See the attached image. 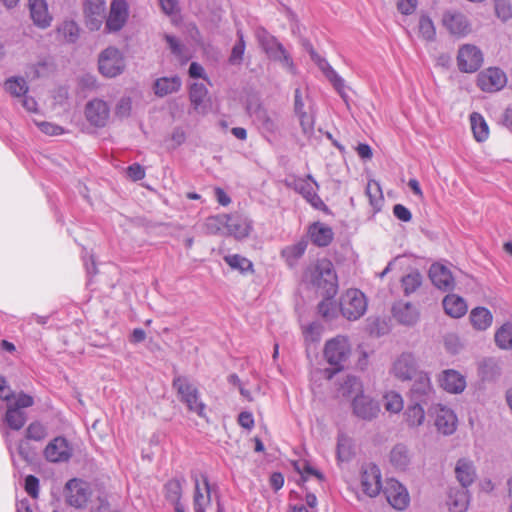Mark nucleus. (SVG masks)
I'll list each match as a JSON object with an SVG mask.
<instances>
[{"instance_id":"f257e3e1","label":"nucleus","mask_w":512,"mask_h":512,"mask_svg":"<svg viewBox=\"0 0 512 512\" xmlns=\"http://www.w3.org/2000/svg\"><path fill=\"white\" fill-rule=\"evenodd\" d=\"M350 354L351 347L346 337L337 336L326 342L324 348V357L329 365L333 367L332 369L325 370V373L329 379L345 367Z\"/></svg>"},{"instance_id":"f03ea898","label":"nucleus","mask_w":512,"mask_h":512,"mask_svg":"<svg viewBox=\"0 0 512 512\" xmlns=\"http://www.w3.org/2000/svg\"><path fill=\"white\" fill-rule=\"evenodd\" d=\"M255 36L259 45L271 60L279 62L286 70L295 73V65L290 54L275 36L262 27L256 30Z\"/></svg>"},{"instance_id":"7ed1b4c3","label":"nucleus","mask_w":512,"mask_h":512,"mask_svg":"<svg viewBox=\"0 0 512 512\" xmlns=\"http://www.w3.org/2000/svg\"><path fill=\"white\" fill-rule=\"evenodd\" d=\"M306 277L314 286L324 289L329 296L336 293L337 276L332 262L328 259L317 261L315 266L306 273Z\"/></svg>"},{"instance_id":"20e7f679","label":"nucleus","mask_w":512,"mask_h":512,"mask_svg":"<svg viewBox=\"0 0 512 512\" xmlns=\"http://www.w3.org/2000/svg\"><path fill=\"white\" fill-rule=\"evenodd\" d=\"M173 388L177 391L180 401L183 402L189 411L200 417L205 416L206 405L201 401L200 394L187 377L177 376L173 379Z\"/></svg>"},{"instance_id":"39448f33","label":"nucleus","mask_w":512,"mask_h":512,"mask_svg":"<svg viewBox=\"0 0 512 512\" xmlns=\"http://www.w3.org/2000/svg\"><path fill=\"white\" fill-rule=\"evenodd\" d=\"M126 67L123 53L115 46H108L98 56V70L106 78L121 75Z\"/></svg>"},{"instance_id":"423d86ee","label":"nucleus","mask_w":512,"mask_h":512,"mask_svg":"<svg viewBox=\"0 0 512 512\" xmlns=\"http://www.w3.org/2000/svg\"><path fill=\"white\" fill-rule=\"evenodd\" d=\"M367 309L365 295L358 289H348L340 298V311L348 320H357Z\"/></svg>"},{"instance_id":"0eeeda50","label":"nucleus","mask_w":512,"mask_h":512,"mask_svg":"<svg viewBox=\"0 0 512 512\" xmlns=\"http://www.w3.org/2000/svg\"><path fill=\"white\" fill-rule=\"evenodd\" d=\"M286 184L288 187L302 195V197L315 209L321 211L328 210L327 206L316 192L315 187L318 188V184L313 180L311 175H308L306 178H293Z\"/></svg>"},{"instance_id":"6e6552de","label":"nucleus","mask_w":512,"mask_h":512,"mask_svg":"<svg viewBox=\"0 0 512 512\" xmlns=\"http://www.w3.org/2000/svg\"><path fill=\"white\" fill-rule=\"evenodd\" d=\"M92 495L90 484L84 480L73 478L65 485V499L68 505L85 508Z\"/></svg>"},{"instance_id":"1a4fd4ad","label":"nucleus","mask_w":512,"mask_h":512,"mask_svg":"<svg viewBox=\"0 0 512 512\" xmlns=\"http://www.w3.org/2000/svg\"><path fill=\"white\" fill-rule=\"evenodd\" d=\"M482 63L483 54L477 46L464 44L459 48L457 65L460 71L473 73L481 67Z\"/></svg>"},{"instance_id":"9d476101","label":"nucleus","mask_w":512,"mask_h":512,"mask_svg":"<svg viewBox=\"0 0 512 512\" xmlns=\"http://www.w3.org/2000/svg\"><path fill=\"white\" fill-rule=\"evenodd\" d=\"M43 454L48 462L63 463L70 460L73 448L65 437L57 436L47 444Z\"/></svg>"},{"instance_id":"9b49d317","label":"nucleus","mask_w":512,"mask_h":512,"mask_svg":"<svg viewBox=\"0 0 512 512\" xmlns=\"http://www.w3.org/2000/svg\"><path fill=\"white\" fill-rule=\"evenodd\" d=\"M420 371L412 353H402L393 362L390 373L401 381L412 380Z\"/></svg>"},{"instance_id":"f8f14e48","label":"nucleus","mask_w":512,"mask_h":512,"mask_svg":"<svg viewBox=\"0 0 512 512\" xmlns=\"http://www.w3.org/2000/svg\"><path fill=\"white\" fill-rule=\"evenodd\" d=\"M129 17V7L125 0H113L106 18L105 31L114 33L120 31Z\"/></svg>"},{"instance_id":"ddd939ff","label":"nucleus","mask_w":512,"mask_h":512,"mask_svg":"<svg viewBox=\"0 0 512 512\" xmlns=\"http://www.w3.org/2000/svg\"><path fill=\"white\" fill-rule=\"evenodd\" d=\"M435 390L431 384L430 377L427 373L421 371L414 377V382L410 389V397L412 401H417L427 405L434 399Z\"/></svg>"},{"instance_id":"4468645a","label":"nucleus","mask_w":512,"mask_h":512,"mask_svg":"<svg viewBox=\"0 0 512 512\" xmlns=\"http://www.w3.org/2000/svg\"><path fill=\"white\" fill-rule=\"evenodd\" d=\"M352 410L353 414L358 418L371 421L378 416L380 406L370 396L360 393V395L354 396L352 400Z\"/></svg>"},{"instance_id":"2eb2a0df","label":"nucleus","mask_w":512,"mask_h":512,"mask_svg":"<svg viewBox=\"0 0 512 512\" xmlns=\"http://www.w3.org/2000/svg\"><path fill=\"white\" fill-rule=\"evenodd\" d=\"M440 387L450 394H461L466 386V377L454 369H445L437 377Z\"/></svg>"},{"instance_id":"dca6fc26","label":"nucleus","mask_w":512,"mask_h":512,"mask_svg":"<svg viewBox=\"0 0 512 512\" xmlns=\"http://www.w3.org/2000/svg\"><path fill=\"white\" fill-rule=\"evenodd\" d=\"M384 494L390 505L397 510H404L409 504V494L406 488L395 479H389L386 482Z\"/></svg>"},{"instance_id":"f3484780","label":"nucleus","mask_w":512,"mask_h":512,"mask_svg":"<svg viewBox=\"0 0 512 512\" xmlns=\"http://www.w3.org/2000/svg\"><path fill=\"white\" fill-rule=\"evenodd\" d=\"M84 14L88 29L91 31L99 30L105 19V1L85 0Z\"/></svg>"},{"instance_id":"a211bd4d","label":"nucleus","mask_w":512,"mask_h":512,"mask_svg":"<svg viewBox=\"0 0 512 512\" xmlns=\"http://www.w3.org/2000/svg\"><path fill=\"white\" fill-rule=\"evenodd\" d=\"M391 312L394 319L404 326H414L420 319L418 307L403 300L395 302Z\"/></svg>"},{"instance_id":"6ab92c4d","label":"nucleus","mask_w":512,"mask_h":512,"mask_svg":"<svg viewBox=\"0 0 512 512\" xmlns=\"http://www.w3.org/2000/svg\"><path fill=\"white\" fill-rule=\"evenodd\" d=\"M362 491L369 497H375L381 490V474L379 468L374 464L362 467L361 471Z\"/></svg>"},{"instance_id":"aec40b11","label":"nucleus","mask_w":512,"mask_h":512,"mask_svg":"<svg viewBox=\"0 0 512 512\" xmlns=\"http://www.w3.org/2000/svg\"><path fill=\"white\" fill-rule=\"evenodd\" d=\"M85 116L90 124L96 127H104L109 120L110 109L105 101L94 99L87 103Z\"/></svg>"},{"instance_id":"412c9836","label":"nucleus","mask_w":512,"mask_h":512,"mask_svg":"<svg viewBox=\"0 0 512 512\" xmlns=\"http://www.w3.org/2000/svg\"><path fill=\"white\" fill-rule=\"evenodd\" d=\"M202 486L199 479L194 477V495L193 509L194 512H206V508L211 505L212 487L206 475H201Z\"/></svg>"},{"instance_id":"4be33fe9","label":"nucleus","mask_w":512,"mask_h":512,"mask_svg":"<svg viewBox=\"0 0 512 512\" xmlns=\"http://www.w3.org/2000/svg\"><path fill=\"white\" fill-rule=\"evenodd\" d=\"M227 222V234L235 237L238 240L247 238L253 229V221L243 215L228 214Z\"/></svg>"},{"instance_id":"5701e85b","label":"nucleus","mask_w":512,"mask_h":512,"mask_svg":"<svg viewBox=\"0 0 512 512\" xmlns=\"http://www.w3.org/2000/svg\"><path fill=\"white\" fill-rule=\"evenodd\" d=\"M436 416L435 425L439 432L444 435H451L456 430L457 418L454 412L441 404L434 407Z\"/></svg>"},{"instance_id":"b1692460","label":"nucleus","mask_w":512,"mask_h":512,"mask_svg":"<svg viewBox=\"0 0 512 512\" xmlns=\"http://www.w3.org/2000/svg\"><path fill=\"white\" fill-rule=\"evenodd\" d=\"M442 23L452 35L456 36H465L471 30L467 18L458 12H446Z\"/></svg>"},{"instance_id":"393cba45","label":"nucleus","mask_w":512,"mask_h":512,"mask_svg":"<svg viewBox=\"0 0 512 512\" xmlns=\"http://www.w3.org/2000/svg\"><path fill=\"white\" fill-rule=\"evenodd\" d=\"M429 277L438 289L446 291L452 289L454 286L451 271L442 264H432L429 269Z\"/></svg>"},{"instance_id":"a878e982","label":"nucleus","mask_w":512,"mask_h":512,"mask_svg":"<svg viewBox=\"0 0 512 512\" xmlns=\"http://www.w3.org/2000/svg\"><path fill=\"white\" fill-rule=\"evenodd\" d=\"M30 16L33 23L42 29L51 25L52 16L45 0H29Z\"/></svg>"},{"instance_id":"bb28decb","label":"nucleus","mask_w":512,"mask_h":512,"mask_svg":"<svg viewBox=\"0 0 512 512\" xmlns=\"http://www.w3.org/2000/svg\"><path fill=\"white\" fill-rule=\"evenodd\" d=\"M506 83V76L499 68H489L479 77V85L484 91L500 90Z\"/></svg>"},{"instance_id":"cd10ccee","label":"nucleus","mask_w":512,"mask_h":512,"mask_svg":"<svg viewBox=\"0 0 512 512\" xmlns=\"http://www.w3.org/2000/svg\"><path fill=\"white\" fill-rule=\"evenodd\" d=\"M308 235L311 242L318 247L328 246L334 238L332 228L322 222L311 224L308 228Z\"/></svg>"},{"instance_id":"c85d7f7f","label":"nucleus","mask_w":512,"mask_h":512,"mask_svg":"<svg viewBox=\"0 0 512 512\" xmlns=\"http://www.w3.org/2000/svg\"><path fill=\"white\" fill-rule=\"evenodd\" d=\"M455 475L462 488L469 487L476 478V470L471 460L461 458L455 466Z\"/></svg>"},{"instance_id":"c756f323","label":"nucleus","mask_w":512,"mask_h":512,"mask_svg":"<svg viewBox=\"0 0 512 512\" xmlns=\"http://www.w3.org/2000/svg\"><path fill=\"white\" fill-rule=\"evenodd\" d=\"M443 308L446 314L453 318H460L467 312L465 300L455 294H449L444 297Z\"/></svg>"},{"instance_id":"7c9ffc66","label":"nucleus","mask_w":512,"mask_h":512,"mask_svg":"<svg viewBox=\"0 0 512 512\" xmlns=\"http://www.w3.org/2000/svg\"><path fill=\"white\" fill-rule=\"evenodd\" d=\"M182 85L178 76L161 77L154 82V93L158 97H165L169 94L177 92Z\"/></svg>"},{"instance_id":"2f4dec72","label":"nucleus","mask_w":512,"mask_h":512,"mask_svg":"<svg viewBox=\"0 0 512 512\" xmlns=\"http://www.w3.org/2000/svg\"><path fill=\"white\" fill-rule=\"evenodd\" d=\"M469 319L474 329L485 331L492 325L493 315L485 307H476L471 310Z\"/></svg>"},{"instance_id":"473e14b6","label":"nucleus","mask_w":512,"mask_h":512,"mask_svg":"<svg viewBox=\"0 0 512 512\" xmlns=\"http://www.w3.org/2000/svg\"><path fill=\"white\" fill-rule=\"evenodd\" d=\"M451 512H465L469 505V493L466 489H451L448 500Z\"/></svg>"},{"instance_id":"72a5a7b5","label":"nucleus","mask_w":512,"mask_h":512,"mask_svg":"<svg viewBox=\"0 0 512 512\" xmlns=\"http://www.w3.org/2000/svg\"><path fill=\"white\" fill-rule=\"evenodd\" d=\"M411 461L408 448L403 444H397L390 452V462L398 470H405Z\"/></svg>"},{"instance_id":"f704fd0d","label":"nucleus","mask_w":512,"mask_h":512,"mask_svg":"<svg viewBox=\"0 0 512 512\" xmlns=\"http://www.w3.org/2000/svg\"><path fill=\"white\" fill-rule=\"evenodd\" d=\"M256 120L260 128L268 133H275L279 129V118L276 114H270L265 109L256 112Z\"/></svg>"},{"instance_id":"c9c22d12","label":"nucleus","mask_w":512,"mask_h":512,"mask_svg":"<svg viewBox=\"0 0 512 512\" xmlns=\"http://www.w3.org/2000/svg\"><path fill=\"white\" fill-rule=\"evenodd\" d=\"M470 122L476 141L483 142L487 140L489 136V128L483 116L477 112H473L470 115Z\"/></svg>"},{"instance_id":"e433bc0d","label":"nucleus","mask_w":512,"mask_h":512,"mask_svg":"<svg viewBox=\"0 0 512 512\" xmlns=\"http://www.w3.org/2000/svg\"><path fill=\"white\" fill-rule=\"evenodd\" d=\"M307 248V242L299 241L296 244L285 247L281 256L285 259L286 263L293 267L297 261L303 256Z\"/></svg>"},{"instance_id":"4c0bfd02","label":"nucleus","mask_w":512,"mask_h":512,"mask_svg":"<svg viewBox=\"0 0 512 512\" xmlns=\"http://www.w3.org/2000/svg\"><path fill=\"white\" fill-rule=\"evenodd\" d=\"M405 419L409 426L418 427L423 424L425 411L420 402L414 401L405 411Z\"/></svg>"},{"instance_id":"58836bf2","label":"nucleus","mask_w":512,"mask_h":512,"mask_svg":"<svg viewBox=\"0 0 512 512\" xmlns=\"http://www.w3.org/2000/svg\"><path fill=\"white\" fill-rule=\"evenodd\" d=\"M184 479H171L165 484V497L172 504L181 502Z\"/></svg>"},{"instance_id":"ea45409f","label":"nucleus","mask_w":512,"mask_h":512,"mask_svg":"<svg viewBox=\"0 0 512 512\" xmlns=\"http://www.w3.org/2000/svg\"><path fill=\"white\" fill-rule=\"evenodd\" d=\"M319 69L323 72V74L326 76V78L332 83L334 88L339 92L342 93V90L344 89V80L341 76L338 75V73L332 68V66L328 63V61L325 59L323 61H320L319 64H317Z\"/></svg>"},{"instance_id":"a19ab883","label":"nucleus","mask_w":512,"mask_h":512,"mask_svg":"<svg viewBox=\"0 0 512 512\" xmlns=\"http://www.w3.org/2000/svg\"><path fill=\"white\" fill-rule=\"evenodd\" d=\"M422 284V275L419 271L414 270L401 279V286L406 296L414 293Z\"/></svg>"},{"instance_id":"79ce46f5","label":"nucleus","mask_w":512,"mask_h":512,"mask_svg":"<svg viewBox=\"0 0 512 512\" xmlns=\"http://www.w3.org/2000/svg\"><path fill=\"white\" fill-rule=\"evenodd\" d=\"M228 214H220L207 218L205 226L210 234H227Z\"/></svg>"},{"instance_id":"37998d69","label":"nucleus","mask_w":512,"mask_h":512,"mask_svg":"<svg viewBox=\"0 0 512 512\" xmlns=\"http://www.w3.org/2000/svg\"><path fill=\"white\" fill-rule=\"evenodd\" d=\"M495 342L501 349L512 348V323L507 322L496 331Z\"/></svg>"},{"instance_id":"c03bdc74","label":"nucleus","mask_w":512,"mask_h":512,"mask_svg":"<svg viewBox=\"0 0 512 512\" xmlns=\"http://www.w3.org/2000/svg\"><path fill=\"white\" fill-rule=\"evenodd\" d=\"M208 91L204 84L202 83H193L190 87V101L193 105L194 109L199 111L202 105L205 102Z\"/></svg>"},{"instance_id":"a18cd8bd","label":"nucleus","mask_w":512,"mask_h":512,"mask_svg":"<svg viewBox=\"0 0 512 512\" xmlns=\"http://www.w3.org/2000/svg\"><path fill=\"white\" fill-rule=\"evenodd\" d=\"M224 261L234 270H238L241 273L253 271L252 262L239 254L227 255L224 257Z\"/></svg>"},{"instance_id":"49530a36","label":"nucleus","mask_w":512,"mask_h":512,"mask_svg":"<svg viewBox=\"0 0 512 512\" xmlns=\"http://www.w3.org/2000/svg\"><path fill=\"white\" fill-rule=\"evenodd\" d=\"M5 421L13 430H20L26 422V414L18 408L8 407Z\"/></svg>"},{"instance_id":"de8ad7c7","label":"nucleus","mask_w":512,"mask_h":512,"mask_svg":"<svg viewBox=\"0 0 512 512\" xmlns=\"http://www.w3.org/2000/svg\"><path fill=\"white\" fill-rule=\"evenodd\" d=\"M419 35L426 41H434L436 29L430 17L422 15L418 24Z\"/></svg>"},{"instance_id":"09e8293b","label":"nucleus","mask_w":512,"mask_h":512,"mask_svg":"<svg viewBox=\"0 0 512 512\" xmlns=\"http://www.w3.org/2000/svg\"><path fill=\"white\" fill-rule=\"evenodd\" d=\"M366 195L369 198L371 206L379 209L383 202V195L378 182L373 180L368 182L366 186Z\"/></svg>"},{"instance_id":"8fccbe9b","label":"nucleus","mask_w":512,"mask_h":512,"mask_svg":"<svg viewBox=\"0 0 512 512\" xmlns=\"http://www.w3.org/2000/svg\"><path fill=\"white\" fill-rule=\"evenodd\" d=\"M5 89L14 96H22L28 91V86L23 78L12 77L6 80Z\"/></svg>"},{"instance_id":"3c124183","label":"nucleus","mask_w":512,"mask_h":512,"mask_svg":"<svg viewBox=\"0 0 512 512\" xmlns=\"http://www.w3.org/2000/svg\"><path fill=\"white\" fill-rule=\"evenodd\" d=\"M384 407L387 411L398 413L403 409V399L399 393L390 391L384 396Z\"/></svg>"},{"instance_id":"603ef678","label":"nucleus","mask_w":512,"mask_h":512,"mask_svg":"<svg viewBox=\"0 0 512 512\" xmlns=\"http://www.w3.org/2000/svg\"><path fill=\"white\" fill-rule=\"evenodd\" d=\"M343 395L356 396L363 393V385L359 378L355 376H347L342 384Z\"/></svg>"},{"instance_id":"864d4df0","label":"nucleus","mask_w":512,"mask_h":512,"mask_svg":"<svg viewBox=\"0 0 512 512\" xmlns=\"http://www.w3.org/2000/svg\"><path fill=\"white\" fill-rule=\"evenodd\" d=\"M237 36H238V41L233 46L230 57H229V62L232 65L240 64L243 60V55L245 52L246 45H245L244 36H243V33L241 30L237 31Z\"/></svg>"},{"instance_id":"5fc2aeb1","label":"nucleus","mask_w":512,"mask_h":512,"mask_svg":"<svg viewBox=\"0 0 512 512\" xmlns=\"http://www.w3.org/2000/svg\"><path fill=\"white\" fill-rule=\"evenodd\" d=\"M47 436L46 427L38 422H32L26 429V438L34 441H42Z\"/></svg>"},{"instance_id":"6e6d98bb","label":"nucleus","mask_w":512,"mask_h":512,"mask_svg":"<svg viewBox=\"0 0 512 512\" xmlns=\"http://www.w3.org/2000/svg\"><path fill=\"white\" fill-rule=\"evenodd\" d=\"M299 118L300 126L302 128V132L306 138H311L314 134V124L315 119L312 114H308L306 112L296 114Z\"/></svg>"},{"instance_id":"4d7b16f0","label":"nucleus","mask_w":512,"mask_h":512,"mask_svg":"<svg viewBox=\"0 0 512 512\" xmlns=\"http://www.w3.org/2000/svg\"><path fill=\"white\" fill-rule=\"evenodd\" d=\"M318 312L325 320H332L336 316V306L333 300L328 297L318 305Z\"/></svg>"},{"instance_id":"13d9d810","label":"nucleus","mask_w":512,"mask_h":512,"mask_svg":"<svg viewBox=\"0 0 512 512\" xmlns=\"http://www.w3.org/2000/svg\"><path fill=\"white\" fill-rule=\"evenodd\" d=\"M59 31L63 33L66 41L70 43H74L79 36L78 26L73 21L64 22Z\"/></svg>"},{"instance_id":"bf43d9fd","label":"nucleus","mask_w":512,"mask_h":512,"mask_svg":"<svg viewBox=\"0 0 512 512\" xmlns=\"http://www.w3.org/2000/svg\"><path fill=\"white\" fill-rule=\"evenodd\" d=\"M495 12L502 21L512 18V8L507 0H495Z\"/></svg>"},{"instance_id":"052dcab7","label":"nucleus","mask_w":512,"mask_h":512,"mask_svg":"<svg viewBox=\"0 0 512 512\" xmlns=\"http://www.w3.org/2000/svg\"><path fill=\"white\" fill-rule=\"evenodd\" d=\"M25 491L32 498H37L39 494V480L33 475H28L25 478Z\"/></svg>"},{"instance_id":"680f3d73","label":"nucleus","mask_w":512,"mask_h":512,"mask_svg":"<svg viewBox=\"0 0 512 512\" xmlns=\"http://www.w3.org/2000/svg\"><path fill=\"white\" fill-rule=\"evenodd\" d=\"M298 470L303 481H307L312 476L316 477L319 481L323 479L322 473L310 466L308 463H303L302 467H299Z\"/></svg>"},{"instance_id":"e2e57ef3","label":"nucleus","mask_w":512,"mask_h":512,"mask_svg":"<svg viewBox=\"0 0 512 512\" xmlns=\"http://www.w3.org/2000/svg\"><path fill=\"white\" fill-rule=\"evenodd\" d=\"M18 455L25 461V462H32L34 453L26 441H20L17 447Z\"/></svg>"},{"instance_id":"0e129e2a","label":"nucleus","mask_w":512,"mask_h":512,"mask_svg":"<svg viewBox=\"0 0 512 512\" xmlns=\"http://www.w3.org/2000/svg\"><path fill=\"white\" fill-rule=\"evenodd\" d=\"M37 126L43 133L50 136H57L63 133V128L61 126L55 125L50 122H40L37 123Z\"/></svg>"},{"instance_id":"69168bd1","label":"nucleus","mask_w":512,"mask_h":512,"mask_svg":"<svg viewBox=\"0 0 512 512\" xmlns=\"http://www.w3.org/2000/svg\"><path fill=\"white\" fill-rule=\"evenodd\" d=\"M393 214L397 219L403 222H409L412 219L410 210L402 204L394 205Z\"/></svg>"},{"instance_id":"338daca9","label":"nucleus","mask_w":512,"mask_h":512,"mask_svg":"<svg viewBox=\"0 0 512 512\" xmlns=\"http://www.w3.org/2000/svg\"><path fill=\"white\" fill-rule=\"evenodd\" d=\"M127 175L133 181L142 180L145 177V170L140 164L134 163L127 168Z\"/></svg>"},{"instance_id":"774afa93","label":"nucleus","mask_w":512,"mask_h":512,"mask_svg":"<svg viewBox=\"0 0 512 512\" xmlns=\"http://www.w3.org/2000/svg\"><path fill=\"white\" fill-rule=\"evenodd\" d=\"M417 7V0H398L397 8L404 15L412 14Z\"/></svg>"}]
</instances>
